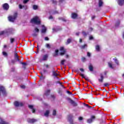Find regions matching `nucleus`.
I'll list each match as a JSON object with an SVG mask.
<instances>
[{
    "label": "nucleus",
    "mask_w": 124,
    "mask_h": 124,
    "mask_svg": "<svg viewBox=\"0 0 124 124\" xmlns=\"http://www.w3.org/2000/svg\"><path fill=\"white\" fill-rule=\"evenodd\" d=\"M42 29L41 31L42 33H45V32H46V31H47V29L45 27L44 25H42Z\"/></svg>",
    "instance_id": "13"
},
{
    "label": "nucleus",
    "mask_w": 124,
    "mask_h": 124,
    "mask_svg": "<svg viewBox=\"0 0 124 124\" xmlns=\"http://www.w3.org/2000/svg\"><path fill=\"white\" fill-rule=\"evenodd\" d=\"M93 36H90L89 37V40H93Z\"/></svg>",
    "instance_id": "47"
},
{
    "label": "nucleus",
    "mask_w": 124,
    "mask_h": 124,
    "mask_svg": "<svg viewBox=\"0 0 124 124\" xmlns=\"http://www.w3.org/2000/svg\"><path fill=\"white\" fill-rule=\"evenodd\" d=\"M87 56H88V57H91V53H90V52H88Z\"/></svg>",
    "instance_id": "59"
},
{
    "label": "nucleus",
    "mask_w": 124,
    "mask_h": 124,
    "mask_svg": "<svg viewBox=\"0 0 124 124\" xmlns=\"http://www.w3.org/2000/svg\"><path fill=\"white\" fill-rule=\"evenodd\" d=\"M101 78H99L98 81L100 83H102L103 82V79H104V78L103 77V75L100 74V75Z\"/></svg>",
    "instance_id": "17"
},
{
    "label": "nucleus",
    "mask_w": 124,
    "mask_h": 124,
    "mask_svg": "<svg viewBox=\"0 0 124 124\" xmlns=\"http://www.w3.org/2000/svg\"><path fill=\"white\" fill-rule=\"evenodd\" d=\"M0 124H9V123L3 121V120L0 118Z\"/></svg>",
    "instance_id": "14"
},
{
    "label": "nucleus",
    "mask_w": 124,
    "mask_h": 124,
    "mask_svg": "<svg viewBox=\"0 0 124 124\" xmlns=\"http://www.w3.org/2000/svg\"><path fill=\"white\" fill-rule=\"evenodd\" d=\"M23 7H24V6H22V5H21V4L19 5V8L20 9H22V8H23Z\"/></svg>",
    "instance_id": "46"
},
{
    "label": "nucleus",
    "mask_w": 124,
    "mask_h": 124,
    "mask_svg": "<svg viewBox=\"0 0 124 124\" xmlns=\"http://www.w3.org/2000/svg\"><path fill=\"white\" fill-rule=\"evenodd\" d=\"M93 29L92 27H89L88 31H89L91 32V31H93Z\"/></svg>",
    "instance_id": "43"
},
{
    "label": "nucleus",
    "mask_w": 124,
    "mask_h": 124,
    "mask_svg": "<svg viewBox=\"0 0 124 124\" xmlns=\"http://www.w3.org/2000/svg\"><path fill=\"white\" fill-rule=\"evenodd\" d=\"M31 23L36 24V25H40V18L38 16H35L31 21Z\"/></svg>",
    "instance_id": "2"
},
{
    "label": "nucleus",
    "mask_w": 124,
    "mask_h": 124,
    "mask_svg": "<svg viewBox=\"0 0 124 124\" xmlns=\"http://www.w3.org/2000/svg\"><path fill=\"white\" fill-rule=\"evenodd\" d=\"M104 86L105 87H108V86H109V83H104Z\"/></svg>",
    "instance_id": "45"
},
{
    "label": "nucleus",
    "mask_w": 124,
    "mask_h": 124,
    "mask_svg": "<svg viewBox=\"0 0 124 124\" xmlns=\"http://www.w3.org/2000/svg\"><path fill=\"white\" fill-rule=\"evenodd\" d=\"M59 14V12H58V11H56L55 12H54L52 14Z\"/></svg>",
    "instance_id": "51"
},
{
    "label": "nucleus",
    "mask_w": 124,
    "mask_h": 124,
    "mask_svg": "<svg viewBox=\"0 0 124 124\" xmlns=\"http://www.w3.org/2000/svg\"><path fill=\"white\" fill-rule=\"evenodd\" d=\"M48 58V55H45L43 57V61H46V60H47V58Z\"/></svg>",
    "instance_id": "27"
},
{
    "label": "nucleus",
    "mask_w": 124,
    "mask_h": 124,
    "mask_svg": "<svg viewBox=\"0 0 124 124\" xmlns=\"http://www.w3.org/2000/svg\"><path fill=\"white\" fill-rule=\"evenodd\" d=\"M49 114H50V111L46 110L44 113V116H45V117H48L49 116Z\"/></svg>",
    "instance_id": "22"
},
{
    "label": "nucleus",
    "mask_w": 124,
    "mask_h": 124,
    "mask_svg": "<svg viewBox=\"0 0 124 124\" xmlns=\"http://www.w3.org/2000/svg\"><path fill=\"white\" fill-rule=\"evenodd\" d=\"M88 34V33H86V32H85V31H82V34H83V35H84V36H87Z\"/></svg>",
    "instance_id": "37"
},
{
    "label": "nucleus",
    "mask_w": 124,
    "mask_h": 124,
    "mask_svg": "<svg viewBox=\"0 0 124 124\" xmlns=\"http://www.w3.org/2000/svg\"><path fill=\"white\" fill-rule=\"evenodd\" d=\"M3 8L5 10H8L9 8V5L7 3H5L3 5Z\"/></svg>",
    "instance_id": "12"
},
{
    "label": "nucleus",
    "mask_w": 124,
    "mask_h": 124,
    "mask_svg": "<svg viewBox=\"0 0 124 124\" xmlns=\"http://www.w3.org/2000/svg\"><path fill=\"white\" fill-rule=\"evenodd\" d=\"M51 1L53 4H57V0H52Z\"/></svg>",
    "instance_id": "41"
},
{
    "label": "nucleus",
    "mask_w": 124,
    "mask_h": 124,
    "mask_svg": "<svg viewBox=\"0 0 124 124\" xmlns=\"http://www.w3.org/2000/svg\"><path fill=\"white\" fill-rule=\"evenodd\" d=\"M37 8H38V7L37 6V5H34L33 6V9H34V10H36V9H37Z\"/></svg>",
    "instance_id": "32"
},
{
    "label": "nucleus",
    "mask_w": 124,
    "mask_h": 124,
    "mask_svg": "<svg viewBox=\"0 0 124 124\" xmlns=\"http://www.w3.org/2000/svg\"><path fill=\"white\" fill-rule=\"evenodd\" d=\"M14 42V39L11 38V43H13Z\"/></svg>",
    "instance_id": "48"
},
{
    "label": "nucleus",
    "mask_w": 124,
    "mask_h": 124,
    "mask_svg": "<svg viewBox=\"0 0 124 124\" xmlns=\"http://www.w3.org/2000/svg\"><path fill=\"white\" fill-rule=\"evenodd\" d=\"M56 114H57V111H56V110H55V109L53 110L52 115L53 116H56Z\"/></svg>",
    "instance_id": "36"
},
{
    "label": "nucleus",
    "mask_w": 124,
    "mask_h": 124,
    "mask_svg": "<svg viewBox=\"0 0 124 124\" xmlns=\"http://www.w3.org/2000/svg\"><path fill=\"white\" fill-rule=\"evenodd\" d=\"M120 20H118L115 24L116 27H119V25H120Z\"/></svg>",
    "instance_id": "31"
},
{
    "label": "nucleus",
    "mask_w": 124,
    "mask_h": 124,
    "mask_svg": "<svg viewBox=\"0 0 124 124\" xmlns=\"http://www.w3.org/2000/svg\"><path fill=\"white\" fill-rule=\"evenodd\" d=\"M103 4V1H102V0H99V7H101V6H102Z\"/></svg>",
    "instance_id": "25"
},
{
    "label": "nucleus",
    "mask_w": 124,
    "mask_h": 124,
    "mask_svg": "<svg viewBox=\"0 0 124 124\" xmlns=\"http://www.w3.org/2000/svg\"><path fill=\"white\" fill-rule=\"evenodd\" d=\"M80 76H81L82 78H84V79H85V80H89V78L88 77H86V76H85V75L80 73Z\"/></svg>",
    "instance_id": "19"
},
{
    "label": "nucleus",
    "mask_w": 124,
    "mask_h": 124,
    "mask_svg": "<svg viewBox=\"0 0 124 124\" xmlns=\"http://www.w3.org/2000/svg\"><path fill=\"white\" fill-rule=\"evenodd\" d=\"M20 88H21V89H25V88H26V86H25V85H21Z\"/></svg>",
    "instance_id": "49"
},
{
    "label": "nucleus",
    "mask_w": 124,
    "mask_h": 124,
    "mask_svg": "<svg viewBox=\"0 0 124 124\" xmlns=\"http://www.w3.org/2000/svg\"><path fill=\"white\" fill-rule=\"evenodd\" d=\"M57 83L60 84V85H61L62 87H63V86L62 85V83H61L60 81H57Z\"/></svg>",
    "instance_id": "53"
},
{
    "label": "nucleus",
    "mask_w": 124,
    "mask_h": 124,
    "mask_svg": "<svg viewBox=\"0 0 124 124\" xmlns=\"http://www.w3.org/2000/svg\"><path fill=\"white\" fill-rule=\"evenodd\" d=\"M59 20H61V21H63V22H66V18L65 17H59Z\"/></svg>",
    "instance_id": "24"
},
{
    "label": "nucleus",
    "mask_w": 124,
    "mask_h": 124,
    "mask_svg": "<svg viewBox=\"0 0 124 124\" xmlns=\"http://www.w3.org/2000/svg\"><path fill=\"white\" fill-rule=\"evenodd\" d=\"M15 59L17 61V62H20V59H19V56H18V54L17 53V51L15 50Z\"/></svg>",
    "instance_id": "7"
},
{
    "label": "nucleus",
    "mask_w": 124,
    "mask_h": 124,
    "mask_svg": "<svg viewBox=\"0 0 124 124\" xmlns=\"http://www.w3.org/2000/svg\"><path fill=\"white\" fill-rule=\"evenodd\" d=\"M93 119H94V116H92L91 119L87 120V123L88 124H91V123H93Z\"/></svg>",
    "instance_id": "18"
},
{
    "label": "nucleus",
    "mask_w": 124,
    "mask_h": 124,
    "mask_svg": "<svg viewBox=\"0 0 124 124\" xmlns=\"http://www.w3.org/2000/svg\"><path fill=\"white\" fill-rule=\"evenodd\" d=\"M108 64L109 67H110V68H113V65H112V63L108 62Z\"/></svg>",
    "instance_id": "39"
},
{
    "label": "nucleus",
    "mask_w": 124,
    "mask_h": 124,
    "mask_svg": "<svg viewBox=\"0 0 124 124\" xmlns=\"http://www.w3.org/2000/svg\"><path fill=\"white\" fill-rule=\"evenodd\" d=\"M94 18H95V16H93L92 17V19L93 20V19H94Z\"/></svg>",
    "instance_id": "62"
},
{
    "label": "nucleus",
    "mask_w": 124,
    "mask_h": 124,
    "mask_svg": "<svg viewBox=\"0 0 124 124\" xmlns=\"http://www.w3.org/2000/svg\"><path fill=\"white\" fill-rule=\"evenodd\" d=\"M14 105L16 107H22L24 105V104L21 102L16 101L14 103Z\"/></svg>",
    "instance_id": "5"
},
{
    "label": "nucleus",
    "mask_w": 124,
    "mask_h": 124,
    "mask_svg": "<svg viewBox=\"0 0 124 124\" xmlns=\"http://www.w3.org/2000/svg\"><path fill=\"white\" fill-rule=\"evenodd\" d=\"M60 50L62 52L60 53L61 56H63V55L65 54V50H64V48L63 47H61Z\"/></svg>",
    "instance_id": "10"
},
{
    "label": "nucleus",
    "mask_w": 124,
    "mask_h": 124,
    "mask_svg": "<svg viewBox=\"0 0 124 124\" xmlns=\"http://www.w3.org/2000/svg\"><path fill=\"white\" fill-rule=\"evenodd\" d=\"M59 53V50L58 49H56L55 50V54L54 55V57H57L58 56Z\"/></svg>",
    "instance_id": "28"
},
{
    "label": "nucleus",
    "mask_w": 124,
    "mask_h": 124,
    "mask_svg": "<svg viewBox=\"0 0 124 124\" xmlns=\"http://www.w3.org/2000/svg\"><path fill=\"white\" fill-rule=\"evenodd\" d=\"M37 33H34L32 34V35L34 37L36 36L37 35Z\"/></svg>",
    "instance_id": "52"
},
{
    "label": "nucleus",
    "mask_w": 124,
    "mask_h": 124,
    "mask_svg": "<svg viewBox=\"0 0 124 124\" xmlns=\"http://www.w3.org/2000/svg\"><path fill=\"white\" fill-rule=\"evenodd\" d=\"M46 47L48 49H50V48H51V46H50V45L49 44H46Z\"/></svg>",
    "instance_id": "44"
},
{
    "label": "nucleus",
    "mask_w": 124,
    "mask_h": 124,
    "mask_svg": "<svg viewBox=\"0 0 124 124\" xmlns=\"http://www.w3.org/2000/svg\"><path fill=\"white\" fill-rule=\"evenodd\" d=\"M48 19H49V20H51V19H53V16H50L49 17Z\"/></svg>",
    "instance_id": "58"
},
{
    "label": "nucleus",
    "mask_w": 124,
    "mask_h": 124,
    "mask_svg": "<svg viewBox=\"0 0 124 124\" xmlns=\"http://www.w3.org/2000/svg\"><path fill=\"white\" fill-rule=\"evenodd\" d=\"M46 68H49V65L46 64Z\"/></svg>",
    "instance_id": "64"
},
{
    "label": "nucleus",
    "mask_w": 124,
    "mask_h": 124,
    "mask_svg": "<svg viewBox=\"0 0 124 124\" xmlns=\"http://www.w3.org/2000/svg\"><path fill=\"white\" fill-rule=\"evenodd\" d=\"M113 60L114 61L116 64H117V65H119V61H118V60H117L116 58H114Z\"/></svg>",
    "instance_id": "29"
},
{
    "label": "nucleus",
    "mask_w": 124,
    "mask_h": 124,
    "mask_svg": "<svg viewBox=\"0 0 124 124\" xmlns=\"http://www.w3.org/2000/svg\"><path fill=\"white\" fill-rule=\"evenodd\" d=\"M95 48H96V51H99V49L100 48V47H99V46L97 45V46H96Z\"/></svg>",
    "instance_id": "34"
},
{
    "label": "nucleus",
    "mask_w": 124,
    "mask_h": 124,
    "mask_svg": "<svg viewBox=\"0 0 124 124\" xmlns=\"http://www.w3.org/2000/svg\"><path fill=\"white\" fill-rule=\"evenodd\" d=\"M17 13H15L13 16H11L8 17L9 21L10 22H14L17 18Z\"/></svg>",
    "instance_id": "3"
},
{
    "label": "nucleus",
    "mask_w": 124,
    "mask_h": 124,
    "mask_svg": "<svg viewBox=\"0 0 124 124\" xmlns=\"http://www.w3.org/2000/svg\"><path fill=\"white\" fill-rule=\"evenodd\" d=\"M2 55H4V57H7V53L6 52L3 51Z\"/></svg>",
    "instance_id": "38"
},
{
    "label": "nucleus",
    "mask_w": 124,
    "mask_h": 124,
    "mask_svg": "<svg viewBox=\"0 0 124 124\" xmlns=\"http://www.w3.org/2000/svg\"><path fill=\"white\" fill-rule=\"evenodd\" d=\"M53 76H55V77H57V76H58L59 75V74H58V73H57L56 72L53 71Z\"/></svg>",
    "instance_id": "30"
},
{
    "label": "nucleus",
    "mask_w": 124,
    "mask_h": 124,
    "mask_svg": "<svg viewBox=\"0 0 124 124\" xmlns=\"http://www.w3.org/2000/svg\"><path fill=\"white\" fill-rule=\"evenodd\" d=\"M45 40H46V41L49 40V38H48V37H46L45 38Z\"/></svg>",
    "instance_id": "56"
},
{
    "label": "nucleus",
    "mask_w": 124,
    "mask_h": 124,
    "mask_svg": "<svg viewBox=\"0 0 124 124\" xmlns=\"http://www.w3.org/2000/svg\"><path fill=\"white\" fill-rule=\"evenodd\" d=\"M34 31H35V32H39V29H38V28H37V27H35L34 29Z\"/></svg>",
    "instance_id": "35"
},
{
    "label": "nucleus",
    "mask_w": 124,
    "mask_h": 124,
    "mask_svg": "<svg viewBox=\"0 0 124 124\" xmlns=\"http://www.w3.org/2000/svg\"><path fill=\"white\" fill-rule=\"evenodd\" d=\"M78 120L79 121H82V120H83V117H79Z\"/></svg>",
    "instance_id": "57"
},
{
    "label": "nucleus",
    "mask_w": 124,
    "mask_h": 124,
    "mask_svg": "<svg viewBox=\"0 0 124 124\" xmlns=\"http://www.w3.org/2000/svg\"><path fill=\"white\" fill-rule=\"evenodd\" d=\"M68 120L70 124H73V120L72 119V115H68Z\"/></svg>",
    "instance_id": "9"
},
{
    "label": "nucleus",
    "mask_w": 124,
    "mask_h": 124,
    "mask_svg": "<svg viewBox=\"0 0 124 124\" xmlns=\"http://www.w3.org/2000/svg\"><path fill=\"white\" fill-rule=\"evenodd\" d=\"M79 34H80V32H78L76 33V35H77V36H79Z\"/></svg>",
    "instance_id": "60"
},
{
    "label": "nucleus",
    "mask_w": 124,
    "mask_h": 124,
    "mask_svg": "<svg viewBox=\"0 0 124 124\" xmlns=\"http://www.w3.org/2000/svg\"><path fill=\"white\" fill-rule=\"evenodd\" d=\"M86 60V58H85V57H83L82 58V61L83 62H85V60Z\"/></svg>",
    "instance_id": "61"
},
{
    "label": "nucleus",
    "mask_w": 124,
    "mask_h": 124,
    "mask_svg": "<svg viewBox=\"0 0 124 124\" xmlns=\"http://www.w3.org/2000/svg\"><path fill=\"white\" fill-rule=\"evenodd\" d=\"M67 93H68V94H72V93H71V92H70L69 91H67Z\"/></svg>",
    "instance_id": "54"
},
{
    "label": "nucleus",
    "mask_w": 124,
    "mask_h": 124,
    "mask_svg": "<svg viewBox=\"0 0 124 124\" xmlns=\"http://www.w3.org/2000/svg\"><path fill=\"white\" fill-rule=\"evenodd\" d=\"M14 31V29L13 28H10L9 29L5 30L4 31H0V35H8L9 33H12Z\"/></svg>",
    "instance_id": "1"
},
{
    "label": "nucleus",
    "mask_w": 124,
    "mask_h": 124,
    "mask_svg": "<svg viewBox=\"0 0 124 124\" xmlns=\"http://www.w3.org/2000/svg\"><path fill=\"white\" fill-rule=\"evenodd\" d=\"M29 108H30V109H31L32 110V113H34V112H35V109H34V108H33V106L29 105Z\"/></svg>",
    "instance_id": "20"
},
{
    "label": "nucleus",
    "mask_w": 124,
    "mask_h": 124,
    "mask_svg": "<svg viewBox=\"0 0 124 124\" xmlns=\"http://www.w3.org/2000/svg\"><path fill=\"white\" fill-rule=\"evenodd\" d=\"M29 1V0H24L23 3H27Z\"/></svg>",
    "instance_id": "50"
},
{
    "label": "nucleus",
    "mask_w": 124,
    "mask_h": 124,
    "mask_svg": "<svg viewBox=\"0 0 124 124\" xmlns=\"http://www.w3.org/2000/svg\"><path fill=\"white\" fill-rule=\"evenodd\" d=\"M71 42V39L69 38L67 40V42H66V45H68Z\"/></svg>",
    "instance_id": "26"
},
{
    "label": "nucleus",
    "mask_w": 124,
    "mask_h": 124,
    "mask_svg": "<svg viewBox=\"0 0 124 124\" xmlns=\"http://www.w3.org/2000/svg\"><path fill=\"white\" fill-rule=\"evenodd\" d=\"M118 4L119 5H123V4H124V0H119Z\"/></svg>",
    "instance_id": "21"
},
{
    "label": "nucleus",
    "mask_w": 124,
    "mask_h": 124,
    "mask_svg": "<svg viewBox=\"0 0 124 124\" xmlns=\"http://www.w3.org/2000/svg\"><path fill=\"white\" fill-rule=\"evenodd\" d=\"M78 16L77 14L75 13H72L71 15V17L72 19H76V17Z\"/></svg>",
    "instance_id": "15"
},
{
    "label": "nucleus",
    "mask_w": 124,
    "mask_h": 124,
    "mask_svg": "<svg viewBox=\"0 0 124 124\" xmlns=\"http://www.w3.org/2000/svg\"><path fill=\"white\" fill-rule=\"evenodd\" d=\"M3 94V95H5L6 94V91H5V88L2 86H0V95Z\"/></svg>",
    "instance_id": "4"
},
{
    "label": "nucleus",
    "mask_w": 124,
    "mask_h": 124,
    "mask_svg": "<svg viewBox=\"0 0 124 124\" xmlns=\"http://www.w3.org/2000/svg\"><path fill=\"white\" fill-rule=\"evenodd\" d=\"M21 64L23 65H27V63L26 62H21Z\"/></svg>",
    "instance_id": "55"
},
{
    "label": "nucleus",
    "mask_w": 124,
    "mask_h": 124,
    "mask_svg": "<svg viewBox=\"0 0 124 124\" xmlns=\"http://www.w3.org/2000/svg\"><path fill=\"white\" fill-rule=\"evenodd\" d=\"M49 94H50V90H47L44 94V98H47L48 96H49Z\"/></svg>",
    "instance_id": "6"
},
{
    "label": "nucleus",
    "mask_w": 124,
    "mask_h": 124,
    "mask_svg": "<svg viewBox=\"0 0 124 124\" xmlns=\"http://www.w3.org/2000/svg\"><path fill=\"white\" fill-rule=\"evenodd\" d=\"M65 62V60H63L61 61V64L62 65H64Z\"/></svg>",
    "instance_id": "42"
},
{
    "label": "nucleus",
    "mask_w": 124,
    "mask_h": 124,
    "mask_svg": "<svg viewBox=\"0 0 124 124\" xmlns=\"http://www.w3.org/2000/svg\"><path fill=\"white\" fill-rule=\"evenodd\" d=\"M80 70L81 71V72H84V69L83 68H80Z\"/></svg>",
    "instance_id": "63"
},
{
    "label": "nucleus",
    "mask_w": 124,
    "mask_h": 124,
    "mask_svg": "<svg viewBox=\"0 0 124 124\" xmlns=\"http://www.w3.org/2000/svg\"><path fill=\"white\" fill-rule=\"evenodd\" d=\"M69 101L70 103L72 104L73 106H77V103H76L75 102H74V101H73L72 99H69Z\"/></svg>",
    "instance_id": "11"
},
{
    "label": "nucleus",
    "mask_w": 124,
    "mask_h": 124,
    "mask_svg": "<svg viewBox=\"0 0 124 124\" xmlns=\"http://www.w3.org/2000/svg\"><path fill=\"white\" fill-rule=\"evenodd\" d=\"M89 69L91 72L93 71V65L92 64L89 65Z\"/></svg>",
    "instance_id": "23"
},
{
    "label": "nucleus",
    "mask_w": 124,
    "mask_h": 124,
    "mask_svg": "<svg viewBox=\"0 0 124 124\" xmlns=\"http://www.w3.org/2000/svg\"><path fill=\"white\" fill-rule=\"evenodd\" d=\"M44 106H45V107H47V108H50V106H49V105H48L47 103H45L44 104Z\"/></svg>",
    "instance_id": "33"
},
{
    "label": "nucleus",
    "mask_w": 124,
    "mask_h": 124,
    "mask_svg": "<svg viewBox=\"0 0 124 124\" xmlns=\"http://www.w3.org/2000/svg\"><path fill=\"white\" fill-rule=\"evenodd\" d=\"M15 59L17 61V62H20V59H19V56H18V54L17 53V51L15 50Z\"/></svg>",
    "instance_id": "8"
},
{
    "label": "nucleus",
    "mask_w": 124,
    "mask_h": 124,
    "mask_svg": "<svg viewBox=\"0 0 124 124\" xmlns=\"http://www.w3.org/2000/svg\"><path fill=\"white\" fill-rule=\"evenodd\" d=\"M27 122L28 123H34V122H36V120L35 119H28L27 120Z\"/></svg>",
    "instance_id": "16"
},
{
    "label": "nucleus",
    "mask_w": 124,
    "mask_h": 124,
    "mask_svg": "<svg viewBox=\"0 0 124 124\" xmlns=\"http://www.w3.org/2000/svg\"><path fill=\"white\" fill-rule=\"evenodd\" d=\"M85 47H87V45H84L83 46H81L80 48L81 49H85Z\"/></svg>",
    "instance_id": "40"
}]
</instances>
